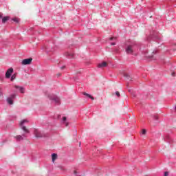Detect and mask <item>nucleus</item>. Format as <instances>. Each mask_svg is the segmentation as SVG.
I'll use <instances>...</instances> for the list:
<instances>
[{"instance_id": "7c9ffc66", "label": "nucleus", "mask_w": 176, "mask_h": 176, "mask_svg": "<svg viewBox=\"0 0 176 176\" xmlns=\"http://www.w3.org/2000/svg\"><path fill=\"white\" fill-rule=\"evenodd\" d=\"M0 17H1V18L2 17V15H1V14H0Z\"/></svg>"}, {"instance_id": "b1692460", "label": "nucleus", "mask_w": 176, "mask_h": 176, "mask_svg": "<svg viewBox=\"0 0 176 176\" xmlns=\"http://www.w3.org/2000/svg\"><path fill=\"white\" fill-rule=\"evenodd\" d=\"M2 95H3L2 88L0 87V96H1Z\"/></svg>"}, {"instance_id": "9d476101", "label": "nucleus", "mask_w": 176, "mask_h": 176, "mask_svg": "<svg viewBox=\"0 0 176 176\" xmlns=\"http://www.w3.org/2000/svg\"><path fill=\"white\" fill-rule=\"evenodd\" d=\"M15 89H17L20 93H24V87H23L15 86Z\"/></svg>"}, {"instance_id": "423d86ee", "label": "nucleus", "mask_w": 176, "mask_h": 176, "mask_svg": "<svg viewBox=\"0 0 176 176\" xmlns=\"http://www.w3.org/2000/svg\"><path fill=\"white\" fill-rule=\"evenodd\" d=\"M32 63V58L23 59L21 62L22 65H29Z\"/></svg>"}, {"instance_id": "f257e3e1", "label": "nucleus", "mask_w": 176, "mask_h": 176, "mask_svg": "<svg viewBox=\"0 0 176 176\" xmlns=\"http://www.w3.org/2000/svg\"><path fill=\"white\" fill-rule=\"evenodd\" d=\"M138 50V45L135 41H129L128 44L126 45L125 52L126 54L134 55L135 52Z\"/></svg>"}, {"instance_id": "cd10ccee", "label": "nucleus", "mask_w": 176, "mask_h": 176, "mask_svg": "<svg viewBox=\"0 0 176 176\" xmlns=\"http://www.w3.org/2000/svg\"><path fill=\"white\" fill-rule=\"evenodd\" d=\"M65 68V66H63L60 67L61 69H64Z\"/></svg>"}, {"instance_id": "c756f323", "label": "nucleus", "mask_w": 176, "mask_h": 176, "mask_svg": "<svg viewBox=\"0 0 176 176\" xmlns=\"http://www.w3.org/2000/svg\"><path fill=\"white\" fill-rule=\"evenodd\" d=\"M157 52V51L156 50H155V51H153V53H156Z\"/></svg>"}, {"instance_id": "c85d7f7f", "label": "nucleus", "mask_w": 176, "mask_h": 176, "mask_svg": "<svg viewBox=\"0 0 176 176\" xmlns=\"http://www.w3.org/2000/svg\"><path fill=\"white\" fill-rule=\"evenodd\" d=\"M172 76H175V73H172Z\"/></svg>"}, {"instance_id": "f03ea898", "label": "nucleus", "mask_w": 176, "mask_h": 176, "mask_svg": "<svg viewBox=\"0 0 176 176\" xmlns=\"http://www.w3.org/2000/svg\"><path fill=\"white\" fill-rule=\"evenodd\" d=\"M47 97L51 101H52V102H54L56 105H60V104H61L60 98H58L57 96L53 94H50L47 95Z\"/></svg>"}, {"instance_id": "393cba45", "label": "nucleus", "mask_w": 176, "mask_h": 176, "mask_svg": "<svg viewBox=\"0 0 176 176\" xmlns=\"http://www.w3.org/2000/svg\"><path fill=\"white\" fill-rule=\"evenodd\" d=\"M111 46H115V45H116V43H111Z\"/></svg>"}, {"instance_id": "a211bd4d", "label": "nucleus", "mask_w": 176, "mask_h": 176, "mask_svg": "<svg viewBox=\"0 0 176 176\" xmlns=\"http://www.w3.org/2000/svg\"><path fill=\"white\" fill-rule=\"evenodd\" d=\"M12 21H14L15 23H19V19L17 18L12 19Z\"/></svg>"}, {"instance_id": "0eeeda50", "label": "nucleus", "mask_w": 176, "mask_h": 176, "mask_svg": "<svg viewBox=\"0 0 176 176\" xmlns=\"http://www.w3.org/2000/svg\"><path fill=\"white\" fill-rule=\"evenodd\" d=\"M27 135H25V134H23L22 135H16V137H14L16 141L17 142H20V141H23V140H24V138H26Z\"/></svg>"}, {"instance_id": "f8f14e48", "label": "nucleus", "mask_w": 176, "mask_h": 176, "mask_svg": "<svg viewBox=\"0 0 176 176\" xmlns=\"http://www.w3.org/2000/svg\"><path fill=\"white\" fill-rule=\"evenodd\" d=\"M8 20H9V16H4L2 19V23L3 24H5V23H6L8 21Z\"/></svg>"}, {"instance_id": "a878e982", "label": "nucleus", "mask_w": 176, "mask_h": 176, "mask_svg": "<svg viewBox=\"0 0 176 176\" xmlns=\"http://www.w3.org/2000/svg\"><path fill=\"white\" fill-rule=\"evenodd\" d=\"M74 174H75L76 175H79V174L78 173V172H76V170H74Z\"/></svg>"}, {"instance_id": "1a4fd4ad", "label": "nucleus", "mask_w": 176, "mask_h": 176, "mask_svg": "<svg viewBox=\"0 0 176 176\" xmlns=\"http://www.w3.org/2000/svg\"><path fill=\"white\" fill-rule=\"evenodd\" d=\"M98 68H104V67H107V62H103L102 63H99L98 65Z\"/></svg>"}, {"instance_id": "dca6fc26", "label": "nucleus", "mask_w": 176, "mask_h": 176, "mask_svg": "<svg viewBox=\"0 0 176 176\" xmlns=\"http://www.w3.org/2000/svg\"><path fill=\"white\" fill-rule=\"evenodd\" d=\"M14 79H16V74H14L11 76V82H13V80H14Z\"/></svg>"}, {"instance_id": "2f4dec72", "label": "nucleus", "mask_w": 176, "mask_h": 176, "mask_svg": "<svg viewBox=\"0 0 176 176\" xmlns=\"http://www.w3.org/2000/svg\"><path fill=\"white\" fill-rule=\"evenodd\" d=\"M60 74H58V76H60Z\"/></svg>"}, {"instance_id": "aec40b11", "label": "nucleus", "mask_w": 176, "mask_h": 176, "mask_svg": "<svg viewBox=\"0 0 176 176\" xmlns=\"http://www.w3.org/2000/svg\"><path fill=\"white\" fill-rule=\"evenodd\" d=\"M116 96H117V97H120V93H119V91H116Z\"/></svg>"}, {"instance_id": "6e6552de", "label": "nucleus", "mask_w": 176, "mask_h": 176, "mask_svg": "<svg viewBox=\"0 0 176 176\" xmlns=\"http://www.w3.org/2000/svg\"><path fill=\"white\" fill-rule=\"evenodd\" d=\"M12 74H13V68H10L6 72V78L7 79H9V78H10V76H12Z\"/></svg>"}, {"instance_id": "473e14b6", "label": "nucleus", "mask_w": 176, "mask_h": 176, "mask_svg": "<svg viewBox=\"0 0 176 176\" xmlns=\"http://www.w3.org/2000/svg\"><path fill=\"white\" fill-rule=\"evenodd\" d=\"M175 111H176V106L175 107Z\"/></svg>"}, {"instance_id": "20e7f679", "label": "nucleus", "mask_w": 176, "mask_h": 176, "mask_svg": "<svg viewBox=\"0 0 176 176\" xmlns=\"http://www.w3.org/2000/svg\"><path fill=\"white\" fill-rule=\"evenodd\" d=\"M16 98V94H12L8 98H7V102L9 105H13V100Z\"/></svg>"}, {"instance_id": "6ab92c4d", "label": "nucleus", "mask_w": 176, "mask_h": 176, "mask_svg": "<svg viewBox=\"0 0 176 176\" xmlns=\"http://www.w3.org/2000/svg\"><path fill=\"white\" fill-rule=\"evenodd\" d=\"M153 118L155 119V120H157V119H159V117L157 116V115H154Z\"/></svg>"}, {"instance_id": "9b49d317", "label": "nucleus", "mask_w": 176, "mask_h": 176, "mask_svg": "<svg viewBox=\"0 0 176 176\" xmlns=\"http://www.w3.org/2000/svg\"><path fill=\"white\" fill-rule=\"evenodd\" d=\"M57 154L56 153H52V162L54 163L56 162V160L57 159Z\"/></svg>"}, {"instance_id": "4be33fe9", "label": "nucleus", "mask_w": 176, "mask_h": 176, "mask_svg": "<svg viewBox=\"0 0 176 176\" xmlns=\"http://www.w3.org/2000/svg\"><path fill=\"white\" fill-rule=\"evenodd\" d=\"M124 76H125V78H127V79H130V76L129 74H124Z\"/></svg>"}, {"instance_id": "4468645a", "label": "nucleus", "mask_w": 176, "mask_h": 176, "mask_svg": "<svg viewBox=\"0 0 176 176\" xmlns=\"http://www.w3.org/2000/svg\"><path fill=\"white\" fill-rule=\"evenodd\" d=\"M84 96H87V97H89V98H91V100H94V98L89 94L84 93Z\"/></svg>"}, {"instance_id": "f3484780", "label": "nucleus", "mask_w": 176, "mask_h": 176, "mask_svg": "<svg viewBox=\"0 0 176 176\" xmlns=\"http://www.w3.org/2000/svg\"><path fill=\"white\" fill-rule=\"evenodd\" d=\"M66 56H67L68 57H74V54L72 53H69V52H67L66 54Z\"/></svg>"}, {"instance_id": "2eb2a0df", "label": "nucleus", "mask_w": 176, "mask_h": 176, "mask_svg": "<svg viewBox=\"0 0 176 176\" xmlns=\"http://www.w3.org/2000/svg\"><path fill=\"white\" fill-rule=\"evenodd\" d=\"M66 120H67V117H63V122H65V124L67 126H68V122H65Z\"/></svg>"}, {"instance_id": "5701e85b", "label": "nucleus", "mask_w": 176, "mask_h": 176, "mask_svg": "<svg viewBox=\"0 0 176 176\" xmlns=\"http://www.w3.org/2000/svg\"><path fill=\"white\" fill-rule=\"evenodd\" d=\"M164 176H168V172H164Z\"/></svg>"}, {"instance_id": "bb28decb", "label": "nucleus", "mask_w": 176, "mask_h": 176, "mask_svg": "<svg viewBox=\"0 0 176 176\" xmlns=\"http://www.w3.org/2000/svg\"><path fill=\"white\" fill-rule=\"evenodd\" d=\"M113 39H116V38H115V37L110 38V41H113Z\"/></svg>"}, {"instance_id": "7ed1b4c3", "label": "nucleus", "mask_w": 176, "mask_h": 176, "mask_svg": "<svg viewBox=\"0 0 176 176\" xmlns=\"http://www.w3.org/2000/svg\"><path fill=\"white\" fill-rule=\"evenodd\" d=\"M34 134L36 138H42V137L45 136V133H43V132H42L38 129L34 130Z\"/></svg>"}, {"instance_id": "412c9836", "label": "nucleus", "mask_w": 176, "mask_h": 176, "mask_svg": "<svg viewBox=\"0 0 176 176\" xmlns=\"http://www.w3.org/2000/svg\"><path fill=\"white\" fill-rule=\"evenodd\" d=\"M142 134H143V135L146 134V130L142 129Z\"/></svg>"}, {"instance_id": "ddd939ff", "label": "nucleus", "mask_w": 176, "mask_h": 176, "mask_svg": "<svg viewBox=\"0 0 176 176\" xmlns=\"http://www.w3.org/2000/svg\"><path fill=\"white\" fill-rule=\"evenodd\" d=\"M153 41H159V39H160V38H159V36H155V35H153L151 36Z\"/></svg>"}, {"instance_id": "39448f33", "label": "nucleus", "mask_w": 176, "mask_h": 176, "mask_svg": "<svg viewBox=\"0 0 176 176\" xmlns=\"http://www.w3.org/2000/svg\"><path fill=\"white\" fill-rule=\"evenodd\" d=\"M28 122V121L27 120H23L20 123V126H21L22 130H23V131H25V133H26L27 134H28V133H30V131H28V129H27V128L24 126V123H27Z\"/></svg>"}, {"instance_id": "72a5a7b5", "label": "nucleus", "mask_w": 176, "mask_h": 176, "mask_svg": "<svg viewBox=\"0 0 176 176\" xmlns=\"http://www.w3.org/2000/svg\"><path fill=\"white\" fill-rule=\"evenodd\" d=\"M80 145H81V143L80 142Z\"/></svg>"}]
</instances>
